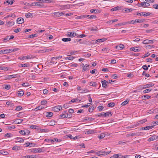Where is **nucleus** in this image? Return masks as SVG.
Masks as SVG:
<instances>
[{
  "label": "nucleus",
  "instance_id": "obj_1",
  "mask_svg": "<svg viewBox=\"0 0 158 158\" xmlns=\"http://www.w3.org/2000/svg\"><path fill=\"white\" fill-rule=\"evenodd\" d=\"M137 4L139 7H140L141 6L143 7H147L149 6L150 5L149 3L145 2H141L140 3L138 2Z\"/></svg>",
  "mask_w": 158,
  "mask_h": 158
},
{
  "label": "nucleus",
  "instance_id": "obj_2",
  "mask_svg": "<svg viewBox=\"0 0 158 158\" xmlns=\"http://www.w3.org/2000/svg\"><path fill=\"white\" fill-rule=\"evenodd\" d=\"M62 109V107L60 106H57L54 107H53L52 108L53 111L55 112H58Z\"/></svg>",
  "mask_w": 158,
  "mask_h": 158
},
{
  "label": "nucleus",
  "instance_id": "obj_3",
  "mask_svg": "<svg viewBox=\"0 0 158 158\" xmlns=\"http://www.w3.org/2000/svg\"><path fill=\"white\" fill-rule=\"evenodd\" d=\"M31 152H32L34 153H40L42 151L41 149L40 148H34L31 149Z\"/></svg>",
  "mask_w": 158,
  "mask_h": 158
},
{
  "label": "nucleus",
  "instance_id": "obj_4",
  "mask_svg": "<svg viewBox=\"0 0 158 158\" xmlns=\"http://www.w3.org/2000/svg\"><path fill=\"white\" fill-rule=\"evenodd\" d=\"M78 34L76 33L74 31H71L68 32L67 36L71 37H73L77 36Z\"/></svg>",
  "mask_w": 158,
  "mask_h": 158
},
{
  "label": "nucleus",
  "instance_id": "obj_5",
  "mask_svg": "<svg viewBox=\"0 0 158 158\" xmlns=\"http://www.w3.org/2000/svg\"><path fill=\"white\" fill-rule=\"evenodd\" d=\"M17 74H14L12 75H8L5 76V78L6 79H10L13 78L17 77Z\"/></svg>",
  "mask_w": 158,
  "mask_h": 158
},
{
  "label": "nucleus",
  "instance_id": "obj_6",
  "mask_svg": "<svg viewBox=\"0 0 158 158\" xmlns=\"http://www.w3.org/2000/svg\"><path fill=\"white\" fill-rule=\"evenodd\" d=\"M158 138V136L156 135H153L150 137L148 139V141L150 142L153 140H155Z\"/></svg>",
  "mask_w": 158,
  "mask_h": 158
},
{
  "label": "nucleus",
  "instance_id": "obj_7",
  "mask_svg": "<svg viewBox=\"0 0 158 158\" xmlns=\"http://www.w3.org/2000/svg\"><path fill=\"white\" fill-rule=\"evenodd\" d=\"M101 82L102 85V87L105 88H106L107 87V84L108 83V81H106L105 80H103L101 81Z\"/></svg>",
  "mask_w": 158,
  "mask_h": 158
},
{
  "label": "nucleus",
  "instance_id": "obj_8",
  "mask_svg": "<svg viewBox=\"0 0 158 158\" xmlns=\"http://www.w3.org/2000/svg\"><path fill=\"white\" fill-rule=\"evenodd\" d=\"M17 23L18 24H22L24 22V19L21 17H19L18 18L17 20Z\"/></svg>",
  "mask_w": 158,
  "mask_h": 158
},
{
  "label": "nucleus",
  "instance_id": "obj_9",
  "mask_svg": "<svg viewBox=\"0 0 158 158\" xmlns=\"http://www.w3.org/2000/svg\"><path fill=\"white\" fill-rule=\"evenodd\" d=\"M115 48L118 50H121L123 49V48H124V46L123 44H120L116 46Z\"/></svg>",
  "mask_w": 158,
  "mask_h": 158
},
{
  "label": "nucleus",
  "instance_id": "obj_10",
  "mask_svg": "<svg viewBox=\"0 0 158 158\" xmlns=\"http://www.w3.org/2000/svg\"><path fill=\"white\" fill-rule=\"evenodd\" d=\"M54 15L56 16L57 17H59L64 15V13L61 12H54Z\"/></svg>",
  "mask_w": 158,
  "mask_h": 158
},
{
  "label": "nucleus",
  "instance_id": "obj_11",
  "mask_svg": "<svg viewBox=\"0 0 158 158\" xmlns=\"http://www.w3.org/2000/svg\"><path fill=\"white\" fill-rule=\"evenodd\" d=\"M142 43L143 44H153V40H144L142 42Z\"/></svg>",
  "mask_w": 158,
  "mask_h": 158
},
{
  "label": "nucleus",
  "instance_id": "obj_12",
  "mask_svg": "<svg viewBox=\"0 0 158 158\" xmlns=\"http://www.w3.org/2000/svg\"><path fill=\"white\" fill-rule=\"evenodd\" d=\"M154 84L152 83L148 84L143 85V89H145L151 87L153 86Z\"/></svg>",
  "mask_w": 158,
  "mask_h": 158
},
{
  "label": "nucleus",
  "instance_id": "obj_13",
  "mask_svg": "<svg viewBox=\"0 0 158 158\" xmlns=\"http://www.w3.org/2000/svg\"><path fill=\"white\" fill-rule=\"evenodd\" d=\"M34 57L32 55H27L26 56H23L22 58V59H28L33 58Z\"/></svg>",
  "mask_w": 158,
  "mask_h": 158
},
{
  "label": "nucleus",
  "instance_id": "obj_14",
  "mask_svg": "<svg viewBox=\"0 0 158 158\" xmlns=\"http://www.w3.org/2000/svg\"><path fill=\"white\" fill-rule=\"evenodd\" d=\"M107 39L106 38H102L101 39H98L97 40H95V44L97 43L98 42L100 43L103 42L105 41H106Z\"/></svg>",
  "mask_w": 158,
  "mask_h": 158
},
{
  "label": "nucleus",
  "instance_id": "obj_15",
  "mask_svg": "<svg viewBox=\"0 0 158 158\" xmlns=\"http://www.w3.org/2000/svg\"><path fill=\"white\" fill-rule=\"evenodd\" d=\"M15 24V22L13 21H8L6 23V25L8 27H10L13 25Z\"/></svg>",
  "mask_w": 158,
  "mask_h": 158
},
{
  "label": "nucleus",
  "instance_id": "obj_16",
  "mask_svg": "<svg viewBox=\"0 0 158 158\" xmlns=\"http://www.w3.org/2000/svg\"><path fill=\"white\" fill-rule=\"evenodd\" d=\"M36 156H22L21 158H36Z\"/></svg>",
  "mask_w": 158,
  "mask_h": 158
},
{
  "label": "nucleus",
  "instance_id": "obj_17",
  "mask_svg": "<svg viewBox=\"0 0 158 158\" xmlns=\"http://www.w3.org/2000/svg\"><path fill=\"white\" fill-rule=\"evenodd\" d=\"M53 115V113L51 112H48L46 113V116L47 117H51Z\"/></svg>",
  "mask_w": 158,
  "mask_h": 158
},
{
  "label": "nucleus",
  "instance_id": "obj_18",
  "mask_svg": "<svg viewBox=\"0 0 158 158\" xmlns=\"http://www.w3.org/2000/svg\"><path fill=\"white\" fill-rule=\"evenodd\" d=\"M154 125H152L149 126H147L143 127V128L145 129V130H148L149 129H152L154 127Z\"/></svg>",
  "mask_w": 158,
  "mask_h": 158
},
{
  "label": "nucleus",
  "instance_id": "obj_19",
  "mask_svg": "<svg viewBox=\"0 0 158 158\" xmlns=\"http://www.w3.org/2000/svg\"><path fill=\"white\" fill-rule=\"evenodd\" d=\"M94 131L89 129L88 131H85V134L88 135V134H92L94 133Z\"/></svg>",
  "mask_w": 158,
  "mask_h": 158
},
{
  "label": "nucleus",
  "instance_id": "obj_20",
  "mask_svg": "<svg viewBox=\"0 0 158 158\" xmlns=\"http://www.w3.org/2000/svg\"><path fill=\"white\" fill-rule=\"evenodd\" d=\"M95 118H89L88 117H85L84 119V121H87L89 122L91 121L94 120Z\"/></svg>",
  "mask_w": 158,
  "mask_h": 158
},
{
  "label": "nucleus",
  "instance_id": "obj_21",
  "mask_svg": "<svg viewBox=\"0 0 158 158\" xmlns=\"http://www.w3.org/2000/svg\"><path fill=\"white\" fill-rule=\"evenodd\" d=\"M0 153L4 155H7L9 154L7 152L3 150H0Z\"/></svg>",
  "mask_w": 158,
  "mask_h": 158
},
{
  "label": "nucleus",
  "instance_id": "obj_22",
  "mask_svg": "<svg viewBox=\"0 0 158 158\" xmlns=\"http://www.w3.org/2000/svg\"><path fill=\"white\" fill-rule=\"evenodd\" d=\"M104 151L102 152L101 151H99L96 153V155L97 156H99L101 155H105V154L103 152Z\"/></svg>",
  "mask_w": 158,
  "mask_h": 158
},
{
  "label": "nucleus",
  "instance_id": "obj_23",
  "mask_svg": "<svg viewBox=\"0 0 158 158\" xmlns=\"http://www.w3.org/2000/svg\"><path fill=\"white\" fill-rule=\"evenodd\" d=\"M103 115L104 117H106L107 116H111L112 115V114L111 112H107L104 114H103Z\"/></svg>",
  "mask_w": 158,
  "mask_h": 158
},
{
  "label": "nucleus",
  "instance_id": "obj_24",
  "mask_svg": "<svg viewBox=\"0 0 158 158\" xmlns=\"http://www.w3.org/2000/svg\"><path fill=\"white\" fill-rule=\"evenodd\" d=\"M89 65L87 64H86L83 66L82 69L83 71H85L89 67Z\"/></svg>",
  "mask_w": 158,
  "mask_h": 158
},
{
  "label": "nucleus",
  "instance_id": "obj_25",
  "mask_svg": "<svg viewBox=\"0 0 158 158\" xmlns=\"http://www.w3.org/2000/svg\"><path fill=\"white\" fill-rule=\"evenodd\" d=\"M23 121V119H18L16 120L15 121V124H19L21 123L22 122V121Z\"/></svg>",
  "mask_w": 158,
  "mask_h": 158
},
{
  "label": "nucleus",
  "instance_id": "obj_26",
  "mask_svg": "<svg viewBox=\"0 0 158 158\" xmlns=\"http://www.w3.org/2000/svg\"><path fill=\"white\" fill-rule=\"evenodd\" d=\"M127 24L126 22H123V23H119L118 24H116L115 25V27H118L119 26H121L122 25H124Z\"/></svg>",
  "mask_w": 158,
  "mask_h": 158
},
{
  "label": "nucleus",
  "instance_id": "obj_27",
  "mask_svg": "<svg viewBox=\"0 0 158 158\" xmlns=\"http://www.w3.org/2000/svg\"><path fill=\"white\" fill-rule=\"evenodd\" d=\"M16 139L17 141L21 143L24 141L23 139L20 137H17Z\"/></svg>",
  "mask_w": 158,
  "mask_h": 158
},
{
  "label": "nucleus",
  "instance_id": "obj_28",
  "mask_svg": "<svg viewBox=\"0 0 158 158\" xmlns=\"http://www.w3.org/2000/svg\"><path fill=\"white\" fill-rule=\"evenodd\" d=\"M17 93L19 96L21 97L24 94V93L23 90H20V91H18Z\"/></svg>",
  "mask_w": 158,
  "mask_h": 158
},
{
  "label": "nucleus",
  "instance_id": "obj_29",
  "mask_svg": "<svg viewBox=\"0 0 158 158\" xmlns=\"http://www.w3.org/2000/svg\"><path fill=\"white\" fill-rule=\"evenodd\" d=\"M38 127H39L35 125H31L30 126V127L31 129H37L38 130H39V128H38Z\"/></svg>",
  "mask_w": 158,
  "mask_h": 158
},
{
  "label": "nucleus",
  "instance_id": "obj_30",
  "mask_svg": "<svg viewBox=\"0 0 158 158\" xmlns=\"http://www.w3.org/2000/svg\"><path fill=\"white\" fill-rule=\"evenodd\" d=\"M130 100L129 99L127 98L126 100V101L123 102L121 104V105L123 106H125L126 104H127L129 101Z\"/></svg>",
  "mask_w": 158,
  "mask_h": 158
},
{
  "label": "nucleus",
  "instance_id": "obj_31",
  "mask_svg": "<svg viewBox=\"0 0 158 158\" xmlns=\"http://www.w3.org/2000/svg\"><path fill=\"white\" fill-rule=\"evenodd\" d=\"M147 121V119L146 118H144L139 121H138V122L139 123V124H141L146 122Z\"/></svg>",
  "mask_w": 158,
  "mask_h": 158
},
{
  "label": "nucleus",
  "instance_id": "obj_32",
  "mask_svg": "<svg viewBox=\"0 0 158 158\" xmlns=\"http://www.w3.org/2000/svg\"><path fill=\"white\" fill-rule=\"evenodd\" d=\"M4 52H2V54H6V53H10V52H11V49H9L5 50L4 51Z\"/></svg>",
  "mask_w": 158,
  "mask_h": 158
},
{
  "label": "nucleus",
  "instance_id": "obj_33",
  "mask_svg": "<svg viewBox=\"0 0 158 158\" xmlns=\"http://www.w3.org/2000/svg\"><path fill=\"white\" fill-rule=\"evenodd\" d=\"M144 21H145V20L142 19H138L135 20V23H143Z\"/></svg>",
  "mask_w": 158,
  "mask_h": 158
},
{
  "label": "nucleus",
  "instance_id": "obj_34",
  "mask_svg": "<svg viewBox=\"0 0 158 158\" xmlns=\"http://www.w3.org/2000/svg\"><path fill=\"white\" fill-rule=\"evenodd\" d=\"M118 20L117 19H115L113 20H111L108 21L106 23H112L114 22H117Z\"/></svg>",
  "mask_w": 158,
  "mask_h": 158
},
{
  "label": "nucleus",
  "instance_id": "obj_35",
  "mask_svg": "<svg viewBox=\"0 0 158 158\" xmlns=\"http://www.w3.org/2000/svg\"><path fill=\"white\" fill-rule=\"evenodd\" d=\"M89 85L91 86L94 87H96L97 85V83L96 82L94 81H91L90 82Z\"/></svg>",
  "mask_w": 158,
  "mask_h": 158
},
{
  "label": "nucleus",
  "instance_id": "obj_36",
  "mask_svg": "<svg viewBox=\"0 0 158 158\" xmlns=\"http://www.w3.org/2000/svg\"><path fill=\"white\" fill-rule=\"evenodd\" d=\"M98 10L96 9H92L90 10V12L92 13H98Z\"/></svg>",
  "mask_w": 158,
  "mask_h": 158
},
{
  "label": "nucleus",
  "instance_id": "obj_37",
  "mask_svg": "<svg viewBox=\"0 0 158 158\" xmlns=\"http://www.w3.org/2000/svg\"><path fill=\"white\" fill-rule=\"evenodd\" d=\"M151 97V96L149 95H143L142 97L143 99L145 100L147 99H149Z\"/></svg>",
  "mask_w": 158,
  "mask_h": 158
},
{
  "label": "nucleus",
  "instance_id": "obj_38",
  "mask_svg": "<svg viewBox=\"0 0 158 158\" xmlns=\"http://www.w3.org/2000/svg\"><path fill=\"white\" fill-rule=\"evenodd\" d=\"M62 40L65 42L69 41L71 40V39L70 38H63L62 39Z\"/></svg>",
  "mask_w": 158,
  "mask_h": 158
},
{
  "label": "nucleus",
  "instance_id": "obj_39",
  "mask_svg": "<svg viewBox=\"0 0 158 158\" xmlns=\"http://www.w3.org/2000/svg\"><path fill=\"white\" fill-rule=\"evenodd\" d=\"M25 144H29V145H26V147H28V146H30V147H31L32 146H35V144L34 143H29V142H28V143H26Z\"/></svg>",
  "mask_w": 158,
  "mask_h": 158
},
{
  "label": "nucleus",
  "instance_id": "obj_40",
  "mask_svg": "<svg viewBox=\"0 0 158 158\" xmlns=\"http://www.w3.org/2000/svg\"><path fill=\"white\" fill-rule=\"evenodd\" d=\"M49 124V125L50 126H54L55 124V122L54 120H52L50 121Z\"/></svg>",
  "mask_w": 158,
  "mask_h": 158
},
{
  "label": "nucleus",
  "instance_id": "obj_41",
  "mask_svg": "<svg viewBox=\"0 0 158 158\" xmlns=\"http://www.w3.org/2000/svg\"><path fill=\"white\" fill-rule=\"evenodd\" d=\"M105 137V135L104 133H102L100 135L98 136V138L100 139H102Z\"/></svg>",
  "mask_w": 158,
  "mask_h": 158
},
{
  "label": "nucleus",
  "instance_id": "obj_42",
  "mask_svg": "<svg viewBox=\"0 0 158 158\" xmlns=\"http://www.w3.org/2000/svg\"><path fill=\"white\" fill-rule=\"evenodd\" d=\"M115 103H114V102H110L108 104L107 106L109 107H114L115 106Z\"/></svg>",
  "mask_w": 158,
  "mask_h": 158
},
{
  "label": "nucleus",
  "instance_id": "obj_43",
  "mask_svg": "<svg viewBox=\"0 0 158 158\" xmlns=\"http://www.w3.org/2000/svg\"><path fill=\"white\" fill-rule=\"evenodd\" d=\"M142 16H148L149 15L151 14V13L150 12H143L142 13Z\"/></svg>",
  "mask_w": 158,
  "mask_h": 158
},
{
  "label": "nucleus",
  "instance_id": "obj_44",
  "mask_svg": "<svg viewBox=\"0 0 158 158\" xmlns=\"http://www.w3.org/2000/svg\"><path fill=\"white\" fill-rule=\"evenodd\" d=\"M78 99L77 98L72 99L71 101H70L69 102V104H70L72 102H78Z\"/></svg>",
  "mask_w": 158,
  "mask_h": 158
},
{
  "label": "nucleus",
  "instance_id": "obj_45",
  "mask_svg": "<svg viewBox=\"0 0 158 158\" xmlns=\"http://www.w3.org/2000/svg\"><path fill=\"white\" fill-rule=\"evenodd\" d=\"M64 7L63 8H60V10H64L65 9H69L70 7L69 5H64V6H63Z\"/></svg>",
  "mask_w": 158,
  "mask_h": 158
},
{
  "label": "nucleus",
  "instance_id": "obj_46",
  "mask_svg": "<svg viewBox=\"0 0 158 158\" xmlns=\"http://www.w3.org/2000/svg\"><path fill=\"white\" fill-rule=\"evenodd\" d=\"M14 2V0L13 1L12 0H7L6 1V3H9L10 5H12Z\"/></svg>",
  "mask_w": 158,
  "mask_h": 158
},
{
  "label": "nucleus",
  "instance_id": "obj_47",
  "mask_svg": "<svg viewBox=\"0 0 158 158\" xmlns=\"http://www.w3.org/2000/svg\"><path fill=\"white\" fill-rule=\"evenodd\" d=\"M12 136V135L10 133H7L4 135V137H7L8 138L11 137Z\"/></svg>",
  "mask_w": 158,
  "mask_h": 158
},
{
  "label": "nucleus",
  "instance_id": "obj_48",
  "mask_svg": "<svg viewBox=\"0 0 158 158\" xmlns=\"http://www.w3.org/2000/svg\"><path fill=\"white\" fill-rule=\"evenodd\" d=\"M0 69L2 70L7 71L8 70V68L5 67V66H0Z\"/></svg>",
  "mask_w": 158,
  "mask_h": 158
},
{
  "label": "nucleus",
  "instance_id": "obj_49",
  "mask_svg": "<svg viewBox=\"0 0 158 158\" xmlns=\"http://www.w3.org/2000/svg\"><path fill=\"white\" fill-rule=\"evenodd\" d=\"M88 19H95L96 18V16L95 15H89V16H88Z\"/></svg>",
  "mask_w": 158,
  "mask_h": 158
},
{
  "label": "nucleus",
  "instance_id": "obj_50",
  "mask_svg": "<svg viewBox=\"0 0 158 158\" xmlns=\"http://www.w3.org/2000/svg\"><path fill=\"white\" fill-rule=\"evenodd\" d=\"M130 50L134 52H139V49H135V48L133 47L130 48Z\"/></svg>",
  "mask_w": 158,
  "mask_h": 158
},
{
  "label": "nucleus",
  "instance_id": "obj_51",
  "mask_svg": "<svg viewBox=\"0 0 158 158\" xmlns=\"http://www.w3.org/2000/svg\"><path fill=\"white\" fill-rule=\"evenodd\" d=\"M126 22L127 24H131L135 23V20H131V21H129L127 22Z\"/></svg>",
  "mask_w": 158,
  "mask_h": 158
},
{
  "label": "nucleus",
  "instance_id": "obj_52",
  "mask_svg": "<svg viewBox=\"0 0 158 158\" xmlns=\"http://www.w3.org/2000/svg\"><path fill=\"white\" fill-rule=\"evenodd\" d=\"M19 148V147L17 145H15L12 148V149L14 150L17 151Z\"/></svg>",
  "mask_w": 158,
  "mask_h": 158
},
{
  "label": "nucleus",
  "instance_id": "obj_53",
  "mask_svg": "<svg viewBox=\"0 0 158 158\" xmlns=\"http://www.w3.org/2000/svg\"><path fill=\"white\" fill-rule=\"evenodd\" d=\"M7 129H15V127L14 125H12L11 126H8L6 127Z\"/></svg>",
  "mask_w": 158,
  "mask_h": 158
},
{
  "label": "nucleus",
  "instance_id": "obj_54",
  "mask_svg": "<svg viewBox=\"0 0 158 158\" xmlns=\"http://www.w3.org/2000/svg\"><path fill=\"white\" fill-rule=\"evenodd\" d=\"M94 108L93 106H90L88 109L89 111L90 112H92L94 110Z\"/></svg>",
  "mask_w": 158,
  "mask_h": 158
},
{
  "label": "nucleus",
  "instance_id": "obj_55",
  "mask_svg": "<svg viewBox=\"0 0 158 158\" xmlns=\"http://www.w3.org/2000/svg\"><path fill=\"white\" fill-rule=\"evenodd\" d=\"M152 89H145L143 91V92L144 93H147L150 92Z\"/></svg>",
  "mask_w": 158,
  "mask_h": 158
},
{
  "label": "nucleus",
  "instance_id": "obj_56",
  "mask_svg": "<svg viewBox=\"0 0 158 158\" xmlns=\"http://www.w3.org/2000/svg\"><path fill=\"white\" fill-rule=\"evenodd\" d=\"M37 36L36 34H32L29 36L28 38H33L34 37H35Z\"/></svg>",
  "mask_w": 158,
  "mask_h": 158
},
{
  "label": "nucleus",
  "instance_id": "obj_57",
  "mask_svg": "<svg viewBox=\"0 0 158 158\" xmlns=\"http://www.w3.org/2000/svg\"><path fill=\"white\" fill-rule=\"evenodd\" d=\"M81 90H82V92H80V93L82 94V93H84L85 92H89V91L87 89H82Z\"/></svg>",
  "mask_w": 158,
  "mask_h": 158
},
{
  "label": "nucleus",
  "instance_id": "obj_58",
  "mask_svg": "<svg viewBox=\"0 0 158 158\" xmlns=\"http://www.w3.org/2000/svg\"><path fill=\"white\" fill-rule=\"evenodd\" d=\"M25 135H28L30 133V131L27 129L24 130Z\"/></svg>",
  "mask_w": 158,
  "mask_h": 158
},
{
  "label": "nucleus",
  "instance_id": "obj_59",
  "mask_svg": "<svg viewBox=\"0 0 158 158\" xmlns=\"http://www.w3.org/2000/svg\"><path fill=\"white\" fill-rule=\"evenodd\" d=\"M36 5L37 6H43V3L42 2H36Z\"/></svg>",
  "mask_w": 158,
  "mask_h": 158
},
{
  "label": "nucleus",
  "instance_id": "obj_60",
  "mask_svg": "<svg viewBox=\"0 0 158 158\" xmlns=\"http://www.w3.org/2000/svg\"><path fill=\"white\" fill-rule=\"evenodd\" d=\"M28 64L27 63H25L24 64H20V65L19 66V67H28Z\"/></svg>",
  "mask_w": 158,
  "mask_h": 158
},
{
  "label": "nucleus",
  "instance_id": "obj_61",
  "mask_svg": "<svg viewBox=\"0 0 158 158\" xmlns=\"http://www.w3.org/2000/svg\"><path fill=\"white\" fill-rule=\"evenodd\" d=\"M103 108H104V107H103V106H99L98 107V110L99 111H101L103 109Z\"/></svg>",
  "mask_w": 158,
  "mask_h": 158
},
{
  "label": "nucleus",
  "instance_id": "obj_62",
  "mask_svg": "<svg viewBox=\"0 0 158 158\" xmlns=\"http://www.w3.org/2000/svg\"><path fill=\"white\" fill-rule=\"evenodd\" d=\"M22 85L24 87L28 86L29 85V84L28 82L23 83L22 84Z\"/></svg>",
  "mask_w": 158,
  "mask_h": 158
},
{
  "label": "nucleus",
  "instance_id": "obj_63",
  "mask_svg": "<svg viewBox=\"0 0 158 158\" xmlns=\"http://www.w3.org/2000/svg\"><path fill=\"white\" fill-rule=\"evenodd\" d=\"M72 115L71 114H66V115L65 116V117H63L64 118H71L72 117Z\"/></svg>",
  "mask_w": 158,
  "mask_h": 158
},
{
  "label": "nucleus",
  "instance_id": "obj_64",
  "mask_svg": "<svg viewBox=\"0 0 158 158\" xmlns=\"http://www.w3.org/2000/svg\"><path fill=\"white\" fill-rule=\"evenodd\" d=\"M120 8L118 7V6H117V7H114V8H112L111 9V11H116L117 10H119V8Z\"/></svg>",
  "mask_w": 158,
  "mask_h": 158
}]
</instances>
